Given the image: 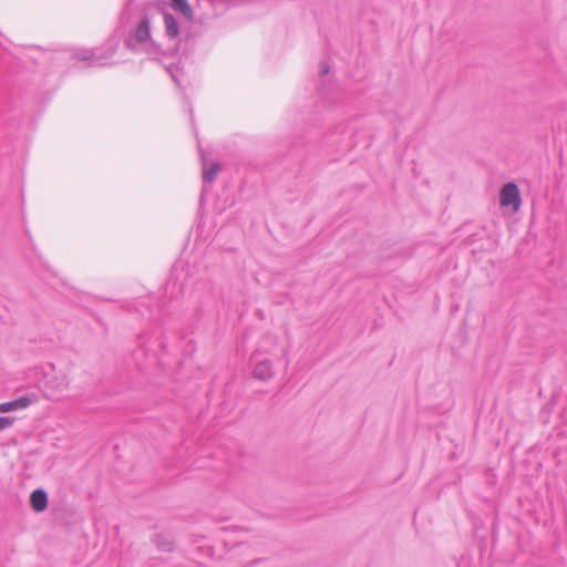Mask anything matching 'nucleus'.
<instances>
[{
  "mask_svg": "<svg viewBox=\"0 0 567 567\" xmlns=\"http://www.w3.org/2000/svg\"><path fill=\"white\" fill-rule=\"evenodd\" d=\"M74 58L78 59V60H83V61H86V60H93V63L94 64H97V65H105L106 63L101 61L100 58H95L94 53L91 52L90 50H79L74 53Z\"/></svg>",
  "mask_w": 567,
  "mask_h": 567,
  "instance_id": "nucleus-9",
  "label": "nucleus"
},
{
  "mask_svg": "<svg viewBox=\"0 0 567 567\" xmlns=\"http://www.w3.org/2000/svg\"><path fill=\"white\" fill-rule=\"evenodd\" d=\"M155 544L158 549L171 553L174 550V542L171 537L159 534L155 537Z\"/></svg>",
  "mask_w": 567,
  "mask_h": 567,
  "instance_id": "nucleus-7",
  "label": "nucleus"
},
{
  "mask_svg": "<svg viewBox=\"0 0 567 567\" xmlns=\"http://www.w3.org/2000/svg\"><path fill=\"white\" fill-rule=\"evenodd\" d=\"M167 69V72L171 74L172 79L178 83V79H177V72H178V68L177 66H173V65H169L166 68Z\"/></svg>",
  "mask_w": 567,
  "mask_h": 567,
  "instance_id": "nucleus-12",
  "label": "nucleus"
},
{
  "mask_svg": "<svg viewBox=\"0 0 567 567\" xmlns=\"http://www.w3.org/2000/svg\"><path fill=\"white\" fill-rule=\"evenodd\" d=\"M329 71H330V66H329V64H328L327 62H322V63L320 64V72H321V74H322V75H326V74H328V73H329Z\"/></svg>",
  "mask_w": 567,
  "mask_h": 567,
  "instance_id": "nucleus-13",
  "label": "nucleus"
},
{
  "mask_svg": "<svg viewBox=\"0 0 567 567\" xmlns=\"http://www.w3.org/2000/svg\"><path fill=\"white\" fill-rule=\"evenodd\" d=\"M30 504L34 512H43L48 506V495L44 489L38 488L30 495Z\"/></svg>",
  "mask_w": 567,
  "mask_h": 567,
  "instance_id": "nucleus-4",
  "label": "nucleus"
},
{
  "mask_svg": "<svg viewBox=\"0 0 567 567\" xmlns=\"http://www.w3.org/2000/svg\"><path fill=\"white\" fill-rule=\"evenodd\" d=\"M252 375L260 381H269L274 377L272 362L268 359L261 360L256 363Z\"/></svg>",
  "mask_w": 567,
  "mask_h": 567,
  "instance_id": "nucleus-3",
  "label": "nucleus"
},
{
  "mask_svg": "<svg viewBox=\"0 0 567 567\" xmlns=\"http://www.w3.org/2000/svg\"><path fill=\"white\" fill-rule=\"evenodd\" d=\"M220 171L219 163H213L208 168L204 166L203 179L204 182H213Z\"/></svg>",
  "mask_w": 567,
  "mask_h": 567,
  "instance_id": "nucleus-10",
  "label": "nucleus"
},
{
  "mask_svg": "<svg viewBox=\"0 0 567 567\" xmlns=\"http://www.w3.org/2000/svg\"><path fill=\"white\" fill-rule=\"evenodd\" d=\"M31 404V400L27 396H21L17 400L4 402L0 404V412H10L19 409H24Z\"/></svg>",
  "mask_w": 567,
  "mask_h": 567,
  "instance_id": "nucleus-5",
  "label": "nucleus"
},
{
  "mask_svg": "<svg viewBox=\"0 0 567 567\" xmlns=\"http://www.w3.org/2000/svg\"><path fill=\"white\" fill-rule=\"evenodd\" d=\"M173 8L181 11V13L188 20L193 18V9L187 0H171Z\"/></svg>",
  "mask_w": 567,
  "mask_h": 567,
  "instance_id": "nucleus-8",
  "label": "nucleus"
},
{
  "mask_svg": "<svg viewBox=\"0 0 567 567\" xmlns=\"http://www.w3.org/2000/svg\"><path fill=\"white\" fill-rule=\"evenodd\" d=\"M499 203L503 207H513L514 210H518L522 205L520 193L515 183L505 184L499 194Z\"/></svg>",
  "mask_w": 567,
  "mask_h": 567,
  "instance_id": "nucleus-2",
  "label": "nucleus"
},
{
  "mask_svg": "<svg viewBox=\"0 0 567 567\" xmlns=\"http://www.w3.org/2000/svg\"><path fill=\"white\" fill-rule=\"evenodd\" d=\"M14 420L9 416H0V431L10 427L13 424Z\"/></svg>",
  "mask_w": 567,
  "mask_h": 567,
  "instance_id": "nucleus-11",
  "label": "nucleus"
},
{
  "mask_svg": "<svg viewBox=\"0 0 567 567\" xmlns=\"http://www.w3.org/2000/svg\"><path fill=\"white\" fill-rule=\"evenodd\" d=\"M151 22L152 16L148 12H144L136 27L125 40L128 48L135 49L136 45H141L148 53L162 52L159 45L151 38Z\"/></svg>",
  "mask_w": 567,
  "mask_h": 567,
  "instance_id": "nucleus-1",
  "label": "nucleus"
},
{
  "mask_svg": "<svg viewBox=\"0 0 567 567\" xmlns=\"http://www.w3.org/2000/svg\"><path fill=\"white\" fill-rule=\"evenodd\" d=\"M165 32L171 39H175L179 33V27L176 19L171 13L163 14Z\"/></svg>",
  "mask_w": 567,
  "mask_h": 567,
  "instance_id": "nucleus-6",
  "label": "nucleus"
}]
</instances>
